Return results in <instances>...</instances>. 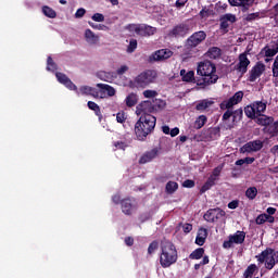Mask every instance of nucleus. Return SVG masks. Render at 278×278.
<instances>
[{
  "label": "nucleus",
  "mask_w": 278,
  "mask_h": 278,
  "mask_svg": "<svg viewBox=\"0 0 278 278\" xmlns=\"http://www.w3.org/2000/svg\"><path fill=\"white\" fill-rule=\"evenodd\" d=\"M182 81H193L198 86H210L218 81V74L216 71H198L197 75L192 71H180Z\"/></svg>",
  "instance_id": "1"
},
{
  "label": "nucleus",
  "mask_w": 278,
  "mask_h": 278,
  "mask_svg": "<svg viewBox=\"0 0 278 278\" xmlns=\"http://www.w3.org/2000/svg\"><path fill=\"white\" fill-rule=\"evenodd\" d=\"M157 118L151 114H146L139 117L135 124V136L137 140L144 141L147 137L153 132Z\"/></svg>",
  "instance_id": "2"
},
{
  "label": "nucleus",
  "mask_w": 278,
  "mask_h": 278,
  "mask_svg": "<svg viewBox=\"0 0 278 278\" xmlns=\"http://www.w3.org/2000/svg\"><path fill=\"white\" fill-rule=\"evenodd\" d=\"M178 255L177 248L170 241H164L161 243V253H160V265L162 268H170L173 264H177Z\"/></svg>",
  "instance_id": "3"
},
{
  "label": "nucleus",
  "mask_w": 278,
  "mask_h": 278,
  "mask_svg": "<svg viewBox=\"0 0 278 278\" xmlns=\"http://www.w3.org/2000/svg\"><path fill=\"white\" fill-rule=\"evenodd\" d=\"M55 75L60 84H63V86L65 88H68V90H76V94L78 97H81L84 94H91V97H94V94H97V89L89 86H83L77 89V86H75V84H73V81H71L68 77H66V75L62 74V72H58Z\"/></svg>",
  "instance_id": "4"
},
{
  "label": "nucleus",
  "mask_w": 278,
  "mask_h": 278,
  "mask_svg": "<svg viewBox=\"0 0 278 278\" xmlns=\"http://www.w3.org/2000/svg\"><path fill=\"white\" fill-rule=\"evenodd\" d=\"M257 262L260 264H265V267L268 270H273L275 268V250L273 249H266L261 254L256 256Z\"/></svg>",
  "instance_id": "5"
},
{
  "label": "nucleus",
  "mask_w": 278,
  "mask_h": 278,
  "mask_svg": "<svg viewBox=\"0 0 278 278\" xmlns=\"http://www.w3.org/2000/svg\"><path fill=\"white\" fill-rule=\"evenodd\" d=\"M245 238L247 233L238 230L236 233L230 235L228 240L224 241L223 247L224 249H232L236 244H242Z\"/></svg>",
  "instance_id": "6"
},
{
  "label": "nucleus",
  "mask_w": 278,
  "mask_h": 278,
  "mask_svg": "<svg viewBox=\"0 0 278 278\" xmlns=\"http://www.w3.org/2000/svg\"><path fill=\"white\" fill-rule=\"evenodd\" d=\"M157 79V72L155 71H147L142 72L136 79L137 86H149V84H153Z\"/></svg>",
  "instance_id": "7"
},
{
  "label": "nucleus",
  "mask_w": 278,
  "mask_h": 278,
  "mask_svg": "<svg viewBox=\"0 0 278 278\" xmlns=\"http://www.w3.org/2000/svg\"><path fill=\"white\" fill-rule=\"evenodd\" d=\"M99 90L96 89V93H93L94 99H108V97H114L116 94V89L110 85L98 84Z\"/></svg>",
  "instance_id": "8"
},
{
  "label": "nucleus",
  "mask_w": 278,
  "mask_h": 278,
  "mask_svg": "<svg viewBox=\"0 0 278 278\" xmlns=\"http://www.w3.org/2000/svg\"><path fill=\"white\" fill-rule=\"evenodd\" d=\"M264 143L261 140L250 141L240 148V153H256L262 151Z\"/></svg>",
  "instance_id": "9"
},
{
  "label": "nucleus",
  "mask_w": 278,
  "mask_h": 278,
  "mask_svg": "<svg viewBox=\"0 0 278 278\" xmlns=\"http://www.w3.org/2000/svg\"><path fill=\"white\" fill-rule=\"evenodd\" d=\"M225 211L220 208H211L204 214V219L207 223H216V220H220V218H225Z\"/></svg>",
  "instance_id": "10"
},
{
  "label": "nucleus",
  "mask_w": 278,
  "mask_h": 278,
  "mask_svg": "<svg viewBox=\"0 0 278 278\" xmlns=\"http://www.w3.org/2000/svg\"><path fill=\"white\" fill-rule=\"evenodd\" d=\"M188 31H190V25L178 24L169 31L168 36L170 38H184Z\"/></svg>",
  "instance_id": "11"
},
{
  "label": "nucleus",
  "mask_w": 278,
  "mask_h": 278,
  "mask_svg": "<svg viewBox=\"0 0 278 278\" xmlns=\"http://www.w3.org/2000/svg\"><path fill=\"white\" fill-rule=\"evenodd\" d=\"M244 97V92L238 91L231 97L229 100H226L220 103L222 110H229V108H233V105H238L240 101H242V98Z\"/></svg>",
  "instance_id": "12"
},
{
  "label": "nucleus",
  "mask_w": 278,
  "mask_h": 278,
  "mask_svg": "<svg viewBox=\"0 0 278 278\" xmlns=\"http://www.w3.org/2000/svg\"><path fill=\"white\" fill-rule=\"evenodd\" d=\"M153 112V104L151 101H143L136 108L137 116H147V114H151Z\"/></svg>",
  "instance_id": "13"
},
{
  "label": "nucleus",
  "mask_w": 278,
  "mask_h": 278,
  "mask_svg": "<svg viewBox=\"0 0 278 278\" xmlns=\"http://www.w3.org/2000/svg\"><path fill=\"white\" fill-rule=\"evenodd\" d=\"M205 38H207V35L205 34V31L200 30L198 33H194L188 39V45H190V47H198V45H201V42H203V40H205Z\"/></svg>",
  "instance_id": "14"
},
{
  "label": "nucleus",
  "mask_w": 278,
  "mask_h": 278,
  "mask_svg": "<svg viewBox=\"0 0 278 278\" xmlns=\"http://www.w3.org/2000/svg\"><path fill=\"white\" fill-rule=\"evenodd\" d=\"M168 58H173V51L168 49H161L152 54V60H155L156 62H160L161 60H168Z\"/></svg>",
  "instance_id": "15"
},
{
  "label": "nucleus",
  "mask_w": 278,
  "mask_h": 278,
  "mask_svg": "<svg viewBox=\"0 0 278 278\" xmlns=\"http://www.w3.org/2000/svg\"><path fill=\"white\" fill-rule=\"evenodd\" d=\"M98 77H100L102 81H109L110 84H112V81H116V72L101 71L99 72Z\"/></svg>",
  "instance_id": "16"
},
{
  "label": "nucleus",
  "mask_w": 278,
  "mask_h": 278,
  "mask_svg": "<svg viewBox=\"0 0 278 278\" xmlns=\"http://www.w3.org/2000/svg\"><path fill=\"white\" fill-rule=\"evenodd\" d=\"M157 149H153L150 152H147L146 154H143L139 162L140 164H149V162H153V160H155V157H157Z\"/></svg>",
  "instance_id": "17"
},
{
  "label": "nucleus",
  "mask_w": 278,
  "mask_h": 278,
  "mask_svg": "<svg viewBox=\"0 0 278 278\" xmlns=\"http://www.w3.org/2000/svg\"><path fill=\"white\" fill-rule=\"evenodd\" d=\"M205 240H207V229L200 228L195 238V244H198V247H203Z\"/></svg>",
  "instance_id": "18"
},
{
  "label": "nucleus",
  "mask_w": 278,
  "mask_h": 278,
  "mask_svg": "<svg viewBox=\"0 0 278 278\" xmlns=\"http://www.w3.org/2000/svg\"><path fill=\"white\" fill-rule=\"evenodd\" d=\"M223 55L220 48L218 47H212L207 50L205 53L206 58H210L211 60H218Z\"/></svg>",
  "instance_id": "19"
},
{
  "label": "nucleus",
  "mask_w": 278,
  "mask_h": 278,
  "mask_svg": "<svg viewBox=\"0 0 278 278\" xmlns=\"http://www.w3.org/2000/svg\"><path fill=\"white\" fill-rule=\"evenodd\" d=\"M216 68V65L212 63L210 60H204L200 63H198L197 71H214Z\"/></svg>",
  "instance_id": "20"
},
{
  "label": "nucleus",
  "mask_w": 278,
  "mask_h": 278,
  "mask_svg": "<svg viewBox=\"0 0 278 278\" xmlns=\"http://www.w3.org/2000/svg\"><path fill=\"white\" fill-rule=\"evenodd\" d=\"M249 64H251V61H249V58H247L245 53H242L239 55V63H238V70L239 71H247L249 68Z\"/></svg>",
  "instance_id": "21"
},
{
  "label": "nucleus",
  "mask_w": 278,
  "mask_h": 278,
  "mask_svg": "<svg viewBox=\"0 0 278 278\" xmlns=\"http://www.w3.org/2000/svg\"><path fill=\"white\" fill-rule=\"evenodd\" d=\"M115 81L122 84L123 86H127V84H131V80H127L125 76V71H115Z\"/></svg>",
  "instance_id": "22"
},
{
  "label": "nucleus",
  "mask_w": 278,
  "mask_h": 278,
  "mask_svg": "<svg viewBox=\"0 0 278 278\" xmlns=\"http://www.w3.org/2000/svg\"><path fill=\"white\" fill-rule=\"evenodd\" d=\"M85 38L89 45H97V42H99V36L90 29L85 30Z\"/></svg>",
  "instance_id": "23"
},
{
  "label": "nucleus",
  "mask_w": 278,
  "mask_h": 278,
  "mask_svg": "<svg viewBox=\"0 0 278 278\" xmlns=\"http://www.w3.org/2000/svg\"><path fill=\"white\" fill-rule=\"evenodd\" d=\"M122 210L124 214H132L134 210H136V206L134 203H131V200H124L122 202Z\"/></svg>",
  "instance_id": "24"
},
{
  "label": "nucleus",
  "mask_w": 278,
  "mask_h": 278,
  "mask_svg": "<svg viewBox=\"0 0 278 278\" xmlns=\"http://www.w3.org/2000/svg\"><path fill=\"white\" fill-rule=\"evenodd\" d=\"M205 123H207V116L205 115H200L195 118L193 123V128L194 129H202V127L205 126Z\"/></svg>",
  "instance_id": "25"
},
{
  "label": "nucleus",
  "mask_w": 278,
  "mask_h": 278,
  "mask_svg": "<svg viewBox=\"0 0 278 278\" xmlns=\"http://www.w3.org/2000/svg\"><path fill=\"white\" fill-rule=\"evenodd\" d=\"M213 103L214 102L210 100H202L197 104L195 109L198 110V112H205V110H207V108H211Z\"/></svg>",
  "instance_id": "26"
},
{
  "label": "nucleus",
  "mask_w": 278,
  "mask_h": 278,
  "mask_svg": "<svg viewBox=\"0 0 278 278\" xmlns=\"http://www.w3.org/2000/svg\"><path fill=\"white\" fill-rule=\"evenodd\" d=\"M156 29L153 26L141 25V30L139 36H153Z\"/></svg>",
  "instance_id": "27"
},
{
  "label": "nucleus",
  "mask_w": 278,
  "mask_h": 278,
  "mask_svg": "<svg viewBox=\"0 0 278 278\" xmlns=\"http://www.w3.org/2000/svg\"><path fill=\"white\" fill-rule=\"evenodd\" d=\"M274 121L275 119L273 117L262 115V116L257 117L256 123H257V125H262L263 127H266V126L270 125L271 123H274Z\"/></svg>",
  "instance_id": "28"
},
{
  "label": "nucleus",
  "mask_w": 278,
  "mask_h": 278,
  "mask_svg": "<svg viewBox=\"0 0 278 278\" xmlns=\"http://www.w3.org/2000/svg\"><path fill=\"white\" fill-rule=\"evenodd\" d=\"M126 105L128 108H134V105H136V103H138V96L136 93H129L126 97Z\"/></svg>",
  "instance_id": "29"
},
{
  "label": "nucleus",
  "mask_w": 278,
  "mask_h": 278,
  "mask_svg": "<svg viewBox=\"0 0 278 278\" xmlns=\"http://www.w3.org/2000/svg\"><path fill=\"white\" fill-rule=\"evenodd\" d=\"M245 112V116H248V118H257V111H255V106L254 104L252 105H248L244 110Z\"/></svg>",
  "instance_id": "30"
},
{
  "label": "nucleus",
  "mask_w": 278,
  "mask_h": 278,
  "mask_svg": "<svg viewBox=\"0 0 278 278\" xmlns=\"http://www.w3.org/2000/svg\"><path fill=\"white\" fill-rule=\"evenodd\" d=\"M254 110L256 111L257 116H262V113L266 112V103L265 102H254Z\"/></svg>",
  "instance_id": "31"
},
{
  "label": "nucleus",
  "mask_w": 278,
  "mask_h": 278,
  "mask_svg": "<svg viewBox=\"0 0 278 278\" xmlns=\"http://www.w3.org/2000/svg\"><path fill=\"white\" fill-rule=\"evenodd\" d=\"M205 253V250H203V248H199L197 250H194L190 255V260H201V257H203Z\"/></svg>",
  "instance_id": "32"
},
{
  "label": "nucleus",
  "mask_w": 278,
  "mask_h": 278,
  "mask_svg": "<svg viewBox=\"0 0 278 278\" xmlns=\"http://www.w3.org/2000/svg\"><path fill=\"white\" fill-rule=\"evenodd\" d=\"M216 182L214 181L213 177H210L207 181L202 186L200 192L203 194L204 192H207L214 186Z\"/></svg>",
  "instance_id": "33"
},
{
  "label": "nucleus",
  "mask_w": 278,
  "mask_h": 278,
  "mask_svg": "<svg viewBox=\"0 0 278 278\" xmlns=\"http://www.w3.org/2000/svg\"><path fill=\"white\" fill-rule=\"evenodd\" d=\"M255 270H257V266H256L255 264L250 265V266L245 269V271H244V274H243V277H244V278L253 277V275L255 274Z\"/></svg>",
  "instance_id": "34"
},
{
  "label": "nucleus",
  "mask_w": 278,
  "mask_h": 278,
  "mask_svg": "<svg viewBox=\"0 0 278 278\" xmlns=\"http://www.w3.org/2000/svg\"><path fill=\"white\" fill-rule=\"evenodd\" d=\"M245 197H248V199H255L257 197V188L255 187H250L247 189L245 191Z\"/></svg>",
  "instance_id": "35"
},
{
  "label": "nucleus",
  "mask_w": 278,
  "mask_h": 278,
  "mask_svg": "<svg viewBox=\"0 0 278 278\" xmlns=\"http://www.w3.org/2000/svg\"><path fill=\"white\" fill-rule=\"evenodd\" d=\"M178 188H179V185L177 182L169 181L166 185V192H168V194H173V192H175Z\"/></svg>",
  "instance_id": "36"
},
{
  "label": "nucleus",
  "mask_w": 278,
  "mask_h": 278,
  "mask_svg": "<svg viewBox=\"0 0 278 278\" xmlns=\"http://www.w3.org/2000/svg\"><path fill=\"white\" fill-rule=\"evenodd\" d=\"M42 12H43L45 16H48L49 18H55V16H56L55 11H53V9H51L49 7H43Z\"/></svg>",
  "instance_id": "37"
},
{
  "label": "nucleus",
  "mask_w": 278,
  "mask_h": 278,
  "mask_svg": "<svg viewBox=\"0 0 278 278\" xmlns=\"http://www.w3.org/2000/svg\"><path fill=\"white\" fill-rule=\"evenodd\" d=\"M220 173H223V165L215 167L213 173H212V175L210 177H212L213 181L216 182L218 177H220Z\"/></svg>",
  "instance_id": "38"
},
{
  "label": "nucleus",
  "mask_w": 278,
  "mask_h": 278,
  "mask_svg": "<svg viewBox=\"0 0 278 278\" xmlns=\"http://www.w3.org/2000/svg\"><path fill=\"white\" fill-rule=\"evenodd\" d=\"M88 108H89V110H92L97 114V116L101 115V109L98 106L97 103H94L92 101H89L88 102Z\"/></svg>",
  "instance_id": "39"
},
{
  "label": "nucleus",
  "mask_w": 278,
  "mask_h": 278,
  "mask_svg": "<svg viewBox=\"0 0 278 278\" xmlns=\"http://www.w3.org/2000/svg\"><path fill=\"white\" fill-rule=\"evenodd\" d=\"M141 27H142V25H138V24L128 25L129 31L137 34L138 36H140Z\"/></svg>",
  "instance_id": "40"
},
{
  "label": "nucleus",
  "mask_w": 278,
  "mask_h": 278,
  "mask_svg": "<svg viewBox=\"0 0 278 278\" xmlns=\"http://www.w3.org/2000/svg\"><path fill=\"white\" fill-rule=\"evenodd\" d=\"M138 49V41L136 39L130 40L129 46L127 48L128 53H134Z\"/></svg>",
  "instance_id": "41"
},
{
  "label": "nucleus",
  "mask_w": 278,
  "mask_h": 278,
  "mask_svg": "<svg viewBox=\"0 0 278 278\" xmlns=\"http://www.w3.org/2000/svg\"><path fill=\"white\" fill-rule=\"evenodd\" d=\"M277 53H278V49L265 48L266 58H275V55H277Z\"/></svg>",
  "instance_id": "42"
},
{
  "label": "nucleus",
  "mask_w": 278,
  "mask_h": 278,
  "mask_svg": "<svg viewBox=\"0 0 278 278\" xmlns=\"http://www.w3.org/2000/svg\"><path fill=\"white\" fill-rule=\"evenodd\" d=\"M143 97H146V99H153V98L157 97V91L146 90V91H143Z\"/></svg>",
  "instance_id": "43"
},
{
  "label": "nucleus",
  "mask_w": 278,
  "mask_h": 278,
  "mask_svg": "<svg viewBox=\"0 0 278 278\" xmlns=\"http://www.w3.org/2000/svg\"><path fill=\"white\" fill-rule=\"evenodd\" d=\"M116 121L117 123H125L127 121V114L125 112H118L116 114Z\"/></svg>",
  "instance_id": "44"
},
{
  "label": "nucleus",
  "mask_w": 278,
  "mask_h": 278,
  "mask_svg": "<svg viewBox=\"0 0 278 278\" xmlns=\"http://www.w3.org/2000/svg\"><path fill=\"white\" fill-rule=\"evenodd\" d=\"M91 18L96 23H103V21H105V16H103V14H101V13L93 14Z\"/></svg>",
  "instance_id": "45"
},
{
  "label": "nucleus",
  "mask_w": 278,
  "mask_h": 278,
  "mask_svg": "<svg viewBox=\"0 0 278 278\" xmlns=\"http://www.w3.org/2000/svg\"><path fill=\"white\" fill-rule=\"evenodd\" d=\"M179 227H181L184 233H190L192 231V224H180Z\"/></svg>",
  "instance_id": "46"
},
{
  "label": "nucleus",
  "mask_w": 278,
  "mask_h": 278,
  "mask_svg": "<svg viewBox=\"0 0 278 278\" xmlns=\"http://www.w3.org/2000/svg\"><path fill=\"white\" fill-rule=\"evenodd\" d=\"M224 21L228 22V23H236V15L231 14V13H228V14H225L223 16Z\"/></svg>",
  "instance_id": "47"
},
{
  "label": "nucleus",
  "mask_w": 278,
  "mask_h": 278,
  "mask_svg": "<svg viewBox=\"0 0 278 278\" xmlns=\"http://www.w3.org/2000/svg\"><path fill=\"white\" fill-rule=\"evenodd\" d=\"M84 16H86V9H78L75 13V18H84Z\"/></svg>",
  "instance_id": "48"
},
{
  "label": "nucleus",
  "mask_w": 278,
  "mask_h": 278,
  "mask_svg": "<svg viewBox=\"0 0 278 278\" xmlns=\"http://www.w3.org/2000/svg\"><path fill=\"white\" fill-rule=\"evenodd\" d=\"M55 68H58V66L53 62V59H51V56H49L48 58V71H55Z\"/></svg>",
  "instance_id": "49"
},
{
  "label": "nucleus",
  "mask_w": 278,
  "mask_h": 278,
  "mask_svg": "<svg viewBox=\"0 0 278 278\" xmlns=\"http://www.w3.org/2000/svg\"><path fill=\"white\" fill-rule=\"evenodd\" d=\"M266 223V214H261L256 217V225H264Z\"/></svg>",
  "instance_id": "50"
},
{
  "label": "nucleus",
  "mask_w": 278,
  "mask_h": 278,
  "mask_svg": "<svg viewBox=\"0 0 278 278\" xmlns=\"http://www.w3.org/2000/svg\"><path fill=\"white\" fill-rule=\"evenodd\" d=\"M155 251H157V242L154 241L149 245L148 253L151 255L152 253H155Z\"/></svg>",
  "instance_id": "51"
},
{
  "label": "nucleus",
  "mask_w": 278,
  "mask_h": 278,
  "mask_svg": "<svg viewBox=\"0 0 278 278\" xmlns=\"http://www.w3.org/2000/svg\"><path fill=\"white\" fill-rule=\"evenodd\" d=\"M182 186H184V188H194V180H190V179L185 180L182 182Z\"/></svg>",
  "instance_id": "52"
},
{
  "label": "nucleus",
  "mask_w": 278,
  "mask_h": 278,
  "mask_svg": "<svg viewBox=\"0 0 278 278\" xmlns=\"http://www.w3.org/2000/svg\"><path fill=\"white\" fill-rule=\"evenodd\" d=\"M115 149H122V151H125V149H127V144H125L124 142L117 141L114 143Z\"/></svg>",
  "instance_id": "53"
},
{
  "label": "nucleus",
  "mask_w": 278,
  "mask_h": 278,
  "mask_svg": "<svg viewBox=\"0 0 278 278\" xmlns=\"http://www.w3.org/2000/svg\"><path fill=\"white\" fill-rule=\"evenodd\" d=\"M271 136H278V122L274 123L270 130Z\"/></svg>",
  "instance_id": "54"
},
{
  "label": "nucleus",
  "mask_w": 278,
  "mask_h": 278,
  "mask_svg": "<svg viewBox=\"0 0 278 278\" xmlns=\"http://www.w3.org/2000/svg\"><path fill=\"white\" fill-rule=\"evenodd\" d=\"M169 136L172 138H175V136H179V128L178 127H175L173 129L169 130Z\"/></svg>",
  "instance_id": "55"
},
{
  "label": "nucleus",
  "mask_w": 278,
  "mask_h": 278,
  "mask_svg": "<svg viewBox=\"0 0 278 278\" xmlns=\"http://www.w3.org/2000/svg\"><path fill=\"white\" fill-rule=\"evenodd\" d=\"M255 18H260V13H252L247 16V21H255Z\"/></svg>",
  "instance_id": "56"
},
{
  "label": "nucleus",
  "mask_w": 278,
  "mask_h": 278,
  "mask_svg": "<svg viewBox=\"0 0 278 278\" xmlns=\"http://www.w3.org/2000/svg\"><path fill=\"white\" fill-rule=\"evenodd\" d=\"M220 27L222 29H227V27H229V22H227L224 17L220 18Z\"/></svg>",
  "instance_id": "57"
},
{
  "label": "nucleus",
  "mask_w": 278,
  "mask_h": 278,
  "mask_svg": "<svg viewBox=\"0 0 278 278\" xmlns=\"http://www.w3.org/2000/svg\"><path fill=\"white\" fill-rule=\"evenodd\" d=\"M255 0H241V7L247 8V5H253Z\"/></svg>",
  "instance_id": "58"
},
{
  "label": "nucleus",
  "mask_w": 278,
  "mask_h": 278,
  "mask_svg": "<svg viewBox=\"0 0 278 278\" xmlns=\"http://www.w3.org/2000/svg\"><path fill=\"white\" fill-rule=\"evenodd\" d=\"M266 68V65H264L263 63H256V65L254 66V71H264Z\"/></svg>",
  "instance_id": "59"
},
{
  "label": "nucleus",
  "mask_w": 278,
  "mask_h": 278,
  "mask_svg": "<svg viewBox=\"0 0 278 278\" xmlns=\"http://www.w3.org/2000/svg\"><path fill=\"white\" fill-rule=\"evenodd\" d=\"M262 75V72H253L250 76V81H253L254 79H257Z\"/></svg>",
  "instance_id": "60"
},
{
  "label": "nucleus",
  "mask_w": 278,
  "mask_h": 278,
  "mask_svg": "<svg viewBox=\"0 0 278 278\" xmlns=\"http://www.w3.org/2000/svg\"><path fill=\"white\" fill-rule=\"evenodd\" d=\"M229 210H236L238 207V201H231L228 204Z\"/></svg>",
  "instance_id": "61"
},
{
  "label": "nucleus",
  "mask_w": 278,
  "mask_h": 278,
  "mask_svg": "<svg viewBox=\"0 0 278 278\" xmlns=\"http://www.w3.org/2000/svg\"><path fill=\"white\" fill-rule=\"evenodd\" d=\"M162 131L163 134H165L166 136H169L170 135V127L168 126H162Z\"/></svg>",
  "instance_id": "62"
},
{
  "label": "nucleus",
  "mask_w": 278,
  "mask_h": 278,
  "mask_svg": "<svg viewBox=\"0 0 278 278\" xmlns=\"http://www.w3.org/2000/svg\"><path fill=\"white\" fill-rule=\"evenodd\" d=\"M230 5H233V7H240L241 5V0H228Z\"/></svg>",
  "instance_id": "63"
},
{
  "label": "nucleus",
  "mask_w": 278,
  "mask_h": 278,
  "mask_svg": "<svg viewBox=\"0 0 278 278\" xmlns=\"http://www.w3.org/2000/svg\"><path fill=\"white\" fill-rule=\"evenodd\" d=\"M270 152L274 154V155H278V144L277 146H274L270 150Z\"/></svg>",
  "instance_id": "64"
}]
</instances>
